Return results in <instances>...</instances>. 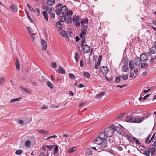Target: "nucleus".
I'll return each instance as SVG.
<instances>
[{"label":"nucleus","instance_id":"f3484780","mask_svg":"<svg viewBox=\"0 0 156 156\" xmlns=\"http://www.w3.org/2000/svg\"><path fill=\"white\" fill-rule=\"evenodd\" d=\"M47 4L50 6H53L55 3L54 0H47Z\"/></svg>","mask_w":156,"mask_h":156},{"label":"nucleus","instance_id":"9b49d317","mask_svg":"<svg viewBox=\"0 0 156 156\" xmlns=\"http://www.w3.org/2000/svg\"><path fill=\"white\" fill-rule=\"evenodd\" d=\"M129 70V68L128 66V65L127 64L124 65L122 66L121 70L122 72H128Z\"/></svg>","mask_w":156,"mask_h":156},{"label":"nucleus","instance_id":"58836bf2","mask_svg":"<svg viewBox=\"0 0 156 156\" xmlns=\"http://www.w3.org/2000/svg\"><path fill=\"white\" fill-rule=\"evenodd\" d=\"M144 154L146 156H149L150 154V152L148 149H147V151H145L143 152Z\"/></svg>","mask_w":156,"mask_h":156},{"label":"nucleus","instance_id":"4be33fe9","mask_svg":"<svg viewBox=\"0 0 156 156\" xmlns=\"http://www.w3.org/2000/svg\"><path fill=\"white\" fill-rule=\"evenodd\" d=\"M80 20V17L76 15L74 16L73 17V22H78Z\"/></svg>","mask_w":156,"mask_h":156},{"label":"nucleus","instance_id":"338daca9","mask_svg":"<svg viewBox=\"0 0 156 156\" xmlns=\"http://www.w3.org/2000/svg\"><path fill=\"white\" fill-rule=\"evenodd\" d=\"M88 27L87 26H83V30H84L85 31H86L87 30V29H88Z\"/></svg>","mask_w":156,"mask_h":156},{"label":"nucleus","instance_id":"dca6fc26","mask_svg":"<svg viewBox=\"0 0 156 156\" xmlns=\"http://www.w3.org/2000/svg\"><path fill=\"white\" fill-rule=\"evenodd\" d=\"M44 9L48 13H50L52 10V8L47 6H45Z\"/></svg>","mask_w":156,"mask_h":156},{"label":"nucleus","instance_id":"6e6d98bb","mask_svg":"<svg viewBox=\"0 0 156 156\" xmlns=\"http://www.w3.org/2000/svg\"><path fill=\"white\" fill-rule=\"evenodd\" d=\"M86 31L84 30H82L81 33L79 35H85L86 34Z\"/></svg>","mask_w":156,"mask_h":156},{"label":"nucleus","instance_id":"864d4df0","mask_svg":"<svg viewBox=\"0 0 156 156\" xmlns=\"http://www.w3.org/2000/svg\"><path fill=\"white\" fill-rule=\"evenodd\" d=\"M128 75H123L122 76V78L124 80H127L128 78Z\"/></svg>","mask_w":156,"mask_h":156},{"label":"nucleus","instance_id":"0e129e2a","mask_svg":"<svg viewBox=\"0 0 156 156\" xmlns=\"http://www.w3.org/2000/svg\"><path fill=\"white\" fill-rule=\"evenodd\" d=\"M69 76H70V78L72 79H75V76L73 74H69Z\"/></svg>","mask_w":156,"mask_h":156},{"label":"nucleus","instance_id":"774afa93","mask_svg":"<svg viewBox=\"0 0 156 156\" xmlns=\"http://www.w3.org/2000/svg\"><path fill=\"white\" fill-rule=\"evenodd\" d=\"M30 35H31V37L32 39V40L34 41L35 38L34 35L33 34V33Z\"/></svg>","mask_w":156,"mask_h":156},{"label":"nucleus","instance_id":"393cba45","mask_svg":"<svg viewBox=\"0 0 156 156\" xmlns=\"http://www.w3.org/2000/svg\"><path fill=\"white\" fill-rule=\"evenodd\" d=\"M42 14L43 15L44 17L45 20L46 21L48 20V16L47 14V12L45 11H43L42 12Z\"/></svg>","mask_w":156,"mask_h":156},{"label":"nucleus","instance_id":"4d7b16f0","mask_svg":"<svg viewBox=\"0 0 156 156\" xmlns=\"http://www.w3.org/2000/svg\"><path fill=\"white\" fill-rule=\"evenodd\" d=\"M80 65L81 67H82L83 66V59L80 60Z\"/></svg>","mask_w":156,"mask_h":156},{"label":"nucleus","instance_id":"f03ea898","mask_svg":"<svg viewBox=\"0 0 156 156\" xmlns=\"http://www.w3.org/2000/svg\"><path fill=\"white\" fill-rule=\"evenodd\" d=\"M101 133L103 134V136L107 139V137L111 136L113 134V130L110 128H107L105 130L104 132Z\"/></svg>","mask_w":156,"mask_h":156},{"label":"nucleus","instance_id":"c85d7f7f","mask_svg":"<svg viewBox=\"0 0 156 156\" xmlns=\"http://www.w3.org/2000/svg\"><path fill=\"white\" fill-rule=\"evenodd\" d=\"M105 93V92H102L99 94H97L95 97V98L96 99H98L99 98L101 97L102 96L104 95Z\"/></svg>","mask_w":156,"mask_h":156},{"label":"nucleus","instance_id":"412c9836","mask_svg":"<svg viewBox=\"0 0 156 156\" xmlns=\"http://www.w3.org/2000/svg\"><path fill=\"white\" fill-rule=\"evenodd\" d=\"M20 87L23 90L26 92L28 94H30L31 93V91L30 90H28L27 88L22 86H20Z\"/></svg>","mask_w":156,"mask_h":156},{"label":"nucleus","instance_id":"cd10ccee","mask_svg":"<svg viewBox=\"0 0 156 156\" xmlns=\"http://www.w3.org/2000/svg\"><path fill=\"white\" fill-rule=\"evenodd\" d=\"M66 16L64 15L61 16L60 20L62 22H64L66 20Z\"/></svg>","mask_w":156,"mask_h":156},{"label":"nucleus","instance_id":"1a4fd4ad","mask_svg":"<svg viewBox=\"0 0 156 156\" xmlns=\"http://www.w3.org/2000/svg\"><path fill=\"white\" fill-rule=\"evenodd\" d=\"M41 45L43 50H45L46 49L47 46V43L46 41L44 39L41 40Z\"/></svg>","mask_w":156,"mask_h":156},{"label":"nucleus","instance_id":"13d9d810","mask_svg":"<svg viewBox=\"0 0 156 156\" xmlns=\"http://www.w3.org/2000/svg\"><path fill=\"white\" fill-rule=\"evenodd\" d=\"M151 134L149 135L148 137L146 139L145 142L146 143H148V141L149 140V139H150L151 137Z\"/></svg>","mask_w":156,"mask_h":156},{"label":"nucleus","instance_id":"2f4dec72","mask_svg":"<svg viewBox=\"0 0 156 156\" xmlns=\"http://www.w3.org/2000/svg\"><path fill=\"white\" fill-rule=\"evenodd\" d=\"M125 113H122L119 114L117 117L116 118V119H119L122 118L125 115Z\"/></svg>","mask_w":156,"mask_h":156},{"label":"nucleus","instance_id":"4468645a","mask_svg":"<svg viewBox=\"0 0 156 156\" xmlns=\"http://www.w3.org/2000/svg\"><path fill=\"white\" fill-rule=\"evenodd\" d=\"M21 99L22 98L21 97H19V98H16L12 99L10 101V103L12 104L17 101H19L21 100Z\"/></svg>","mask_w":156,"mask_h":156},{"label":"nucleus","instance_id":"69168bd1","mask_svg":"<svg viewBox=\"0 0 156 156\" xmlns=\"http://www.w3.org/2000/svg\"><path fill=\"white\" fill-rule=\"evenodd\" d=\"M67 22L68 24L71 23L72 22V19L71 18L67 20Z\"/></svg>","mask_w":156,"mask_h":156},{"label":"nucleus","instance_id":"9d476101","mask_svg":"<svg viewBox=\"0 0 156 156\" xmlns=\"http://www.w3.org/2000/svg\"><path fill=\"white\" fill-rule=\"evenodd\" d=\"M60 9L62 14L63 15H65L68 11L67 8L65 5L62 6Z\"/></svg>","mask_w":156,"mask_h":156},{"label":"nucleus","instance_id":"6ab92c4d","mask_svg":"<svg viewBox=\"0 0 156 156\" xmlns=\"http://www.w3.org/2000/svg\"><path fill=\"white\" fill-rule=\"evenodd\" d=\"M150 52L151 53L155 54L156 53V47L154 45L150 49Z\"/></svg>","mask_w":156,"mask_h":156},{"label":"nucleus","instance_id":"7c9ffc66","mask_svg":"<svg viewBox=\"0 0 156 156\" xmlns=\"http://www.w3.org/2000/svg\"><path fill=\"white\" fill-rule=\"evenodd\" d=\"M108 128H110L113 130V132L114 133V131H116V127L115 125L114 124H112L110 127Z\"/></svg>","mask_w":156,"mask_h":156},{"label":"nucleus","instance_id":"f257e3e1","mask_svg":"<svg viewBox=\"0 0 156 156\" xmlns=\"http://www.w3.org/2000/svg\"><path fill=\"white\" fill-rule=\"evenodd\" d=\"M103 134L100 133L99 137H97L94 141L95 144L100 145L99 148L101 150H104L107 147V139Z\"/></svg>","mask_w":156,"mask_h":156},{"label":"nucleus","instance_id":"aec40b11","mask_svg":"<svg viewBox=\"0 0 156 156\" xmlns=\"http://www.w3.org/2000/svg\"><path fill=\"white\" fill-rule=\"evenodd\" d=\"M133 61L132 60H130L129 62V66L130 69L133 70L134 68V64Z\"/></svg>","mask_w":156,"mask_h":156},{"label":"nucleus","instance_id":"c9c22d12","mask_svg":"<svg viewBox=\"0 0 156 156\" xmlns=\"http://www.w3.org/2000/svg\"><path fill=\"white\" fill-rule=\"evenodd\" d=\"M148 66V64L146 63H142L141 64V67L142 68H146Z\"/></svg>","mask_w":156,"mask_h":156},{"label":"nucleus","instance_id":"5fc2aeb1","mask_svg":"<svg viewBox=\"0 0 156 156\" xmlns=\"http://www.w3.org/2000/svg\"><path fill=\"white\" fill-rule=\"evenodd\" d=\"M48 108V106H46L45 105H44L42 106V107L41 108V109H47Z\"/></svg>","mask_w":156,"mask_h":156},{"label":"nucleus","instance_id":"f704fd0d","mask_svg":"<svg viewBox=\"0 0 156 156\" xmlns=\"http://www.w3.org/2000/svg\"><path fill=\"white\" fill-rule=\"evenodd\" d=\"M62 24L59 21H58L56 23V26L60 28V29H62Z\"/></svg>","mask_w":156,"mask_h":156},{"label":"nucleus","instance_id":"0eeeda50","mask_svg":"<svg viewBox=\"0 0 156 156\" xmlns=\"http://www.w3.org/2000/svg\"><path fill=\"white\" fill-rule=\"evenodd\" d=\"M144 119V117L141 118L140 119L134 118L132 120L131 122L132 123H140L143 121Z\"/></svg>","mask_w":156,"mask_h":156},{"label":"nucleus","instance_id":"72a5a7b5","mask_svg":"<svg viewBox=\"0 0 156 156\" xmlns=\"http://www.w3.org/2000/svg\"><path fill=\"white\" fill-rule=\"evenodd\" d=\"M121 77V76H119L117 77H116L115 79V81L117 83L119 82L120 81Z\"/></svg>","mask_w":156,"mask_h":156},{"label":"nucleus","instance_id":"6e6552de","mask_svg":"<svg viewBox=\"0 0 156 156\" xmlns=\"http://www.w3.org/2000/svg\"><path fill=\"white\" fill-rule=\"evenodd\" d=\"M128 138L129 140L131 142H135L138 145H140L141 144V143L140 141L134 137H132L128 136Z\"/></svg>","mask_w":156,"mask_h":156},{"label":"nucleus","instance_id":"e433bc0d","mask_svg":"<svg viewBox=\"0 0 156 156\" xmlns=\"http://www.w3.org/2000/svg\"><path fill=\"white\" fill-rule=\"evenodd\" d=\"M83 74L87 78H89L90 76V74L87 72L84 71L83 72Z\"/></svg>","mask_w":156,"mask_h":156},{"label":"nucleus","instance_id":"39448f33","mask_svg":"<svg viewBox=\"0 0 156 156\" xmlns=\"http://www.w3.org/2000/svg\"><path fill=\"white\" fill-rule=\"evenodd\" d=\"M133 61L136 66H139L141 65V60L139 57L134 58Z\"/></svg>","mask_w":156,"mask_h":156},{"label":"nucleus","instance_id":"49530a36","mask_svg":"<svg viewBox=\"0 0 156 156\" xmlns=\"http://www.w3.org/2000/svg\"><path fill=\"white\" fill-rule=\"evenodd\" d=\"M58 151V146L57 145L55 146L54 149V151L55 154L57 153Z\"/></svg>","mask_w":156,"mask_h":156},{"label":"nucleus","instance_id":"423d86ee","mask_svg":"<svg viewBox=\"0 0 156 156\" xmlns=\"http://www.w3.org/2000/svg\"><path fill=\"white\" fill-rule=\"evenodd\" d=\"M148 55L145 53H143L140 56V59L143 62H146L148 60Z\"/></svg>","mask_w":156,"mask_h":156},{"label":"nucleus","instance_id":"e2e57ef3","mask_svg":"<svg viewBox=\"0 0 156 156\" xmlns=\"http://www.w3.org/2000/svg\"><path fill=\"white\" fill-rule=\"evenodd\" d=\"M75 25L77 27H79L80 24V22H75Z\"/></svg>","mask_w":156,"mask_h":156},{"label":"nucleus","instance_id":"bb28decb","mask_svg":"<svg viewBox=\"0 0 156 156\" xmlns=\"http://www.w3.org/2000/svg\"><path fill=\"white\" fill-rule=\"evenodd\" d=\"M47 85L51 89H52L54 88V85L51 82L49 81H48L47 82Z\"/></svg>","mask_w":156,"mask_h":156},{"label":"nucleus","instance_id":"2eb2a0df","mask_svg":"<svg viewBox=\"0 0 156 156\" xmlns=\"http://www.w3.org/2000/svg\"><path fill=\"white\" fill-rule=\"evenodd\" d=\"M58 73L60 74H65L66 73L65 71L62 67L60 66L58 70Z\"/></svg>","mask_w":156,"mask_h":156},{"label":"nucleus","instance_id":"ea45409f","mask_svg":"<svg viewBox=\"0 0 156 156\" xmlns=\"http://www.w3.org/2000/svg\"><path fill=\"white\" fill-rule=\"evenodd\" d=\"M122 62H123L124 65L127 64L128 65V59L126 58H124L123 59Z\"/></svg>","mask_w":156,"mask_h":156},{"label":"nucleus","instance_id":"052dcab7","mask_svg":"<svg viewBox=\"0 0 156 156\" xmlns=\"http://www.w3.org/2000/svg\"><path fill=\"white\" fill-rule=\"evenodd\" d=\"M116 147L120 151H121L123 149L122 147L120 146H117Z\"/></svg>","mask_w":156,"mask_h":156},{"label":"nucleus","instance_id":"bf43d9fd","mask_svg":"<svg viewBox=\"0 0 156 156\" xmlns=\"http://www.w3.org/2000/svg\"><path fill=\"white\" fill-rule=\"evenodd\" d=\"M155 133H154L153 134V135L151 138L150 140H149V141L148 142V144L154 138V136L155 135Z\"/></svg>","mask_w":156,"mask_h":156},{"label":"nucleus","instance_id":"f8f14e48","mask_svg":"<svg viewBox=\"0 0 156 156\" xmlns=\"http://www.w3.org/2000/svg\"><path fill=\"white\" fill-rule=\"evenodd\" d=\"M15 64L17 70L18 71L20 69V64L19 62V59L17 58H16V59Z\"/></svg>","mask_w":156,"mask_h":156},{"label":"nucleus","instance_id":"4c0bfd02","mask_svg":"<svg viewBox=\"0 0 156 156\" xmlns=\"http://www.w3.org/2000/svg\"><path fill=\"white\" fill-rule=\"evenodd\" d=\"M76 150V148L75 147H73L72 148L69 149L68 151V152L69 153H71Z\"/></svg>","mask_w":156,"mask_h":156},{"label":"nucleus","instance_id":"de8ad7c7","mask_svg":"<svg viewBox=\"0 0 156 156\" xmlns=\"http://www.w3.org/2000/svg\"><path fill=\"white\" fill-rule=\"evenodd\" d=\"M75 60L76 62H77L79 59V54L76 52L75 53Z\"/></svg>","mask_w":156,"mask_h":156},{"label":"nucleus","instance_id":"5701e85b","mask_svg":"<svg viewBox=\"0 0 156 156\" xmlns=\"http://www.w3.org/2000/svg\"><path fill=\"white\" fill-rule=\"evenodd\" d=\"M88 20L87 18L82 19L81 22V25H84V24H87L88 23Z\"/></svg>","mask_w":156,"mask_h":156},{"label":"nucleus","instance_id":"473e14b6","mask_svg":"<svg viewBox=\"0 0 156 156\" xmlns=\"http://www.w3.org/2000/svg\"><path fill=\"white\" fill-rule=\"evenodd\" d=\"M133 119V117L131 116H128L126 118V121L127 122H129Z\"/></svg>","mask_w":156,"mask_h":156},{"label":"nucleus","instance_id":"09e8293b","mask_svg":"<svg viewBox=\"0 0 156 156\" xmlns=\"http://www.w3.org/2000/svg\"><path fill=\"white\" fill-rule=\"evenodd\" d=\"M23 152V151L21 150H19L16 151L15 154L17 155L21 154Z\"/></svg>","mask_w":156,"mask_h":156},{"label":"nucleus","instance_id":"b1692460","mask_svg":"<svg viewBox=\"0 0 156 156\" xmlns=\"http://www.w3.org/2000/svg\"><path fill=\"white\" fill-rule=\"evenodd\" d=\"M150 153H151V155H152L156 151V149L154 147H151L150 149H148Z\"/></svg>","mask_w":156,"mask_h":156},{"label":"nucleus","instance_id":"a19ab883","mask_svg":"<svg viewBox=\"0 0 156 156\" xmlns=\"http://www.w3.org/2000/svg\"><path fill=\"white\" fill-rule=\"evenodd\" d=\"M67 16H68V17H69L70 16H71L73 14V11H69L68 12H67L66 13Z\"/></svg>","mask_w":156,"mask_h":156},{"label":"nucleus","instance_id":"37998d69","mask_svg":"<svg viewBox=\"0 0 156 156\" xmlns=\"http://www.w3.org/2000/svg\"><path fill=\"white\" fill-rule=\"evenodd\" d=\"M55 12L57 15H60L62 12L60 9H59L55 10Z\"/></svg>","mask_w":156,"mask_h":156},{"label":"nucleus","instance_id":"a18cd8bd","mask_svg":"<svg viewBox=\"0 0 156 156\" xmlns=\"http://www.w3.org/2000/svg\"><path fill=\"white\" fill-rule=\"evenodd\" d=\"M5 78L1 77L0 78V85L3 83L5 81Z\"/></svg>","mask_w":156,"mask_h":156},{"label":"nucleus","instance_id":"ddd939ff","mask_svg":"<svg viewBox=\"0 0 156 156\" xmlns=\"http://www.w3.org/2000/svg\"><path fill=\"white\" fill-rule=\"evenodd\" d=\"M58 32L60 34L64 37H65L67 35V32L62 29H60L58 31Z\"/></svg>","mask_w":156,"mask_h":156},{"label":"nucleus","instance_id":"c756f323","mask_svg":"<svg viewBox=\"0 0 156 156\" xmlns=\"http://www.w3.org/2000/svg\"><path fill=\"white\" fill-rule=\"evenodd\" d=\"M11 9L14 12H16L17 11V9L16 8L14 4H12L10 6Z\"/></svg>","mask_w":156,"mask_h":156},{"label":"nucleus","instance_id":"680f3d73","mask_svg":"<svg viewBox=\"0 0 156 156\" xmlns=\"http://www.w3.org/2000/svg\"><path fill=\"white\" fill-rule=\"evenodd\" d=\"M50 16L52 18H54L55 17V15L54 13L51 12L50 14Z\"/></svg>","mask_w":156,"mask_h":156},{"label":"nucleus","instance_id":"79ce46f5","mask_svg":"<svg viewBox=\"0 0 156 156\" xmlns=\"http://www.w3.org/2000/svg\"><path fill=\"white\" fill-rule=\"evenodd\" d=\"M27 5L29 8V9L32 12H35V11L34 9L31 6H30L28 4H27Z\"/></svg>","mask_w":156,"mask_h":156},{"label":"nucleus","instance_id":"c03bdc74","mask_svg":"<svg viewBox=\"0 0 156 156\" xmlns=\"http://www.w3.org/2000/svg\"><path fill=\"white\" fill-rule=\"evenodd\" d=\"M27 30L30 34H32L33 31L30 27H27Z\"/></svg>","mask_w":156,"mask_h":156},{"label":"nucleus","instance_id":"3c124183","mask_svg":"<svg viewBox=\"0 0 156 156\" xmlns=\"http://www.w3.org/2000/svg\"><path fill=\"white\" fill-rule=\"evenodd\" d=\"M31 144L29 140L26 141L25 143V145L27 147L29 146Z\"/></svg>","mask_w":156,"mask_h":156},{"label":"nucleus","instance_id":"a878e982","mask_svg":"<svg viewBox=\"0 0 156 156\" xmlns=\"http://www.w3.org/2000/svg\"><path fill=\"white\" fill-rule=\"evenodd\" d=\"M85 153L87 156H89L92 154V151L90 149H89L86 151Z\"/></svg>","mask_w":156,"mask_h":156},{"label":"nucleus","instance_id":"a211bd4d","mask_svg":"<svg viewBox=\"0 0 156 156\" xmlns=\"http://www.w3.org/2000/svg\"><path fill=\"white\" fill-rule=\"evenodd\" d=\"M38 132L41 134H43L44 135H46L49 133V132L47 131H45L43 129L38 130H37Z\"/></svg>","mask_w":156,"mask_h":156},{"label":"nucleus","instance_id":"20e7f679","mask_svg":"<svg viewBox=\"0 0 156 156\" xmlns=\"http://www.w3.org/2000/svg\"><path fill=\"white\" fill-rule=\"evenodd\" d=\"M101 71L104 75H106L109 71V69L106 66H103L101 68Z\"/></svg>","mask_w":156,"mask_h":156},{"label":"nucleus","instance_id":"603ef678","mask_svg":"<svg viewBox=\"0 0 156 156\" xmlns=\"http://www.w3.org/2000/svg\"><path fill=\"white\" fill-rule=\"evenodd\" d=\"M51 66L54 68H55L57 67V64L55 62H52L51 64Z\"/></svg>","mask_w":156,"mask_h":156},{"label":"nucleus","instance_id":"8fccbe9b","mask_svg":"<svg viewBox=\"0 0 156 156\" xmlns=\"http://www.w3.org/2000/svg\"><path fill=\"white\" fill-rule=\"evenodd\" d=\"M85 41V37L83 38L82 39V40L81 42L80 46H82L84 44Z\"/></svg>","mask_w":156,"mask_h":156},{"label":"nucleus","instance_id":"7ed1b4c3","mask_svg":"<svg viewBox=\"0 0 156 156\" xmlns=\"http://www.w3.org/2000/svg\"><path fill=\"white\" fill-rule=\"evenodd\" d=\"M83 47V52L85 53H89L90 51V48L87 44L83 45V46H81Z\"/></svg>","mask_w":156,"mask_h":156}]
</instances>
